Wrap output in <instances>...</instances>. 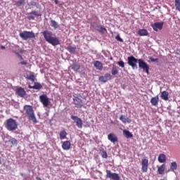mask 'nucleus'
<instances>
[{
  "label": "nucleus",
  "instance_id": "28",
  "mask_svg": "<svg viewBox=\"0 0 180 180\" xmlns=\"http://www.w3.org/2000/svg\"><path fill=\"white\" fill-rule=\"evenodd\" d=\"M111 74L112 75H117V74H119V70H117V68L116 66H112V68L111 70Z\"/></svg>",
  "mask_w": 180,
  "mask_h": 180
},
{
  "label": "nucleus",
  "instance_id": "26",
  "mask_svg": "<svg viewBox=\"0 0 180 180\" xmlns=\"http://www.w3.org/2000/svg\"><path fill=\"white\" fill-rule=\"evenodd\" d=\"M165 171V165H162L160 167H158V172L160 174V175H162Z\"/></svg>",
  "mask_w": 180,
  "mask_h": 180
},
{
  "label": "nucleus",
  "instance_id": "7",
  "mask_svg": "<svg viewBox=\"0 0 180 180\" xmlns=\"http://www.w3.org/2000/svg\"><path fill=\"white\" fill-rule=\"evenodd\" d=\"M127 60V64L129 65V66L131 67L133 70H137V68H139L137 67V63H139V59L136 58L133 56H131L128 57Z\"/></svg>",
  "mask_w": 180,
  "mask_h": 180
},
{
  "label": "nucleus",
  "instance_id": "9",
  "mask_svg": "<svg viewBox=\"0 0 180 180\" xmlns=\"http://www.w3.org/2000/svg\"><path fill=\"white\" fill-rule=\"evenodd\" d=\"M39 100L44 108H47V106L50 105V100L49 99V97H47V95L46 94L41 95L39 96Z\"/></svg>",
  "mask_w": 180,
  "mask_h": 180
},
{
  "label": "nucleus",
  "instance_id": "22",
  "mask_svg": "<svg viewBox=\"0 0 180 180\" xmlns=\"http://www.w3.org/2000/svg\"><path fill=\"white\" fill-rule=\"evenodd\" d=\"M139 36H148V31L146 29H141L138 31Z\"/></svg>",
  "mask_w": 180,
  "mask_h": 180
},
{
  "label": "nucleus",
  "instance_id": "4",
  "mask_svg": "<svg viewBox=\"0 0 180 180\" xmlns=\"http://www.w3.org/2000/svg\"><path fill=\"white\" fill-rule=\"evenodd\" d=\"M82 96L79 94H74L73 95V103L75 108H81L84 106V102L82 101Z\"/></svg>",
  "mask_w": 180,
  "mask_h": 180
},
{
  "label": "nucleus",
  "instance_id": "44",
  "mask_svg": "<svg viewBox=\"0 0 180 180\" xmlns=\"http://www.w3.org/2000/svg\"><path fill=\"white\" fill-rule=\"evenodd\" d=\"M27 19L29 20H34V16H33V15L27 16Z\"/></svg>",
  "mask_w": 180,
  "mask_h": 180
},
{
  "label": "nucleus",
  "instance_id": "2",
  "mask_svg": "<svg viewBox=\"0 0 180 180\" xmlns=\"http://www.w3.org/2000/svg\"><path fill=\"white\" fill-rule=\"evenodd\" d=\"M23 110L27 116L28 120H31L33 123H37V118H36L33 106L30 105H25L23 106Z\"/></svg>",
  "mask_w": 180,
  "mask_h": 180
},
{
  "label": "nucleus",
  "instance_id": "31",
  "mask_svg": "<svg viewBox=\"0 0 180 180\" xmlns=\"http://www.w3.org/2000/svg\"><path fill=\"white\" fill-rule=\"evenodd\" d=\"M176 10L180 12V0H174Z\"/></svg>",
  "mask_w": 180,
  "mask_h": 180
},
{
  "label": "nucleus",
  "instance_id": "35",
  "mask_svg": "<svg viewBox=\"0 0 180 180\" xmlns=\"http://www.w3.org/2000/svg\"><path fill=\"white\" fill-rule=\"evenodd\" d=\"M25 4V0H19L18 1H16L15 4V6H22Z\"/></svg>",
  "mask_w": 180,
  "mask_h": 180
},
{
  "label": "nucleus",
  "instance_id": "37",
  "mask_svg": "<svg viewBox=\"0 0 180 180\" xmlns=\"http://www.w3.org/2000/svg\"><path fill=\"white\" fill-rule=\"evenodd\" d=\"M104 77H105V79H107V81H110V79H112V75H110V73H105Z\"/></svg>",
  "mask_w": 180,
  "mask_h": 180
},
{
  "label": "nucleus",
  "instance_id": "42",
  "mask_svg": "<svg viewBox=\"0 0 180 180\" xmlns=\"http://www.w3.org/2000/svg\"><path fill=\"white\" fill-rule=\"evenodd\" d=\"M115 39L117 41H120L121 43H123V39L120 37V35H117L115 37Z\"/></svg>",
  "mask_w": 180,
  "mask_h": 180
},
{
  "label": "nucleus",
  "instance_id": "27",
  "mask_svg": "<svg viewBox=\"0 0 180 180\" xmlns=\"http://www.w3.org/2000/svg\"><path fill=\"white\" fill-rule=\"evenodd\" d=\"M59 136L60 140H64V139H67V131H65V130L60 131Z\"/></svg>",
  "mask_w": 180,
  "mask_h": 180
},
{
  "label": "nucleus",
  "instance_id": "25",
  "mask_svg": "<svg viewBox=\"0 0 180 180\" xmlns=\"http://www.w3.org/2000/svg\"><path fill=\"white\" fill-rule=\"evenodd\" d=\"M27 79L32 81V82H34V79H36V77L34 76V73L31 72L30 75H27Z\"/></svg>",
  "mask_w": 180,
  "mask_h": 180
},
{
  "label": "nucleus",
  "instance_id": "10",
  "mask_svg": "<svg viewBox=\"0 0 180 180\" xmlns=\"http://www.w3.org/2000/svg\"><path fill=\"white\" fill-rule=\"evenodd\" d=\"M71 119L75 121V122L76 123V126L77 127H78V129H82L83 123L82 120L81 118L75 115H72Z\"/></svg>",
  "mask_w": 180,
  "mask_h": 180
},
{
  "label": "nucleus",
  "instance_id": "11",
  "mask_svg": "<svg viewBox=\"0 0 180 180\" xmlns=\"http://www.w3.org/2000/svg\"><path fill=\"white\" fill-rule=\"evenodd\" d=\"M153 30L155 32H158V30H162L164 27V22H157L151 25Z\"/></svg>",
  "mask_w": 180,
  "mask_h": 180
},
{
  "label": "nucleus",
  "instance_id": "50",
  "mask_svg": "<svg viewBox=\"0 0 180 180\" xmlns=\"http://www.w3.org/2000/svg\"><path fill=\"white\" fill-rule=\"evenodd\" d=\"M20 176H23V173H20Z\"/></svg>",
  "mask_w": 180,
  "mask_h": 180
},
{
  "label": "nucleus",
  "instance_id": "39",
  "mask_svg": "<svg viewBox=\"0 0 180 180\" xmlns=\"http://www.w3.org/2000/svg\"><path fill=\"white\" fill-rule=\"evenodd\" d=\"M30 15H34V16H41V14L37 13V11H32L31 13H30Z\"/></svg>",
  "mask_w": 180,
  "mask_h": 180
},
{
  "label": "nucleus",
  "instance_id": "15",
  "mask_svg": "<svg viewBox=\"0 0 180 180\" xmlns=\"http://www.w3.org/2000/svg\"><path fill=\"white\" fill-rule=\"evenodd\" d=\"M34 84L33 86L28 84V88H30V89H38L40 90L41 89V88H43V85H41V84L39 83V82H34Z\"/></svg>",
  "mask_w": 180,
  "mask_h": 180
},
{
  "label": "nucleus",
  "instance_id": "32",
  "mask_svg": "<svg viewBox=\"0 0 180 180\" xmlns=\"http://www.w3.org/2000/svg\"><path fill=\"white\" fill-rule=\"evenodd\" d=\"M79 68H81V65H79L77 63H73L72 65V70H73V71H78V70H79Z\"/></svg>",
  "mask_w": 180,
  "mask_h": 180
},
{
  "label": "nucleus",
  "instance_id": "45",
  "mask_svg": "<svg viewBox=\"0 0 180 180\" xmlns=\"http://www.w3.org/2000/svg\"><path fill=\"white\" fill-rule=\"evenodd\" d=\"M18 64H20L21 65H27V62L26 61H22L20 62V63Z\"/></svg>",
  "mask_w": 180,
  "mask_h": 180
},
{
  "label": "nucleus",
  "instance_id": "34",
  "mask_svg": "<svg viewBox=\"0 0 180 180\" xmlns=\"http://www.w3.org/2000/svg\"><path fill=\"white\" fill-rule=\"evenodd\" d=\"M100 155L102 157V158H108V153H106V150L103 149L101 150Z\"/></svg>",
  "mask_w": 180,
  "mask_h": 180
},
{
  "label": "nucleus",
  "instance_id": "19",
  "mask_svg": "<svg viewBox=\"0 0 180 180\" xmlns=\"http://www.w3.org/2000/svg\"><path fill=\"white\" fill-rule=\"evenodd\" d=\"M158 100L159 97L158 96H156L155 97H152L150 99V103L153 106H158Z\"/></svg>",
  "mask_w": 180,
  "mask_h": 180
},
{
  "label": "nucleus",
  "instance_id": "51",
  "mask_svg": "<svg viewBox=\"0 0 180 180\" xmlns=\"http://www.w3.org/2000/svg\"><path fill=\"white\" fill-rule=\"evenodd\" d=\"M110 60H113V58H110Z\"/></svg>",
  "mask_w": 180,
  "mask_h": 180
},
{
  "label": "nucleus",
  "instance_id": "20",
  "mask_svg": "<svg viewBox=\"0 0 180 180\" xmlns=\"http://www.w3.org/2000/svg\"><path fill=\"white\" fill-rule=\"evenodd\" d=\"M68 51L70 53V54H75L77 51V47L72 46L71 45L68 46L67 49Z\"/></svg>",
  "mask_w": 180,
  "mask_h": 180
},
{
  "label": "nucleus",
  "instance_id": "30",
  "mask_svg": "<svg viewBox=\"0 0 180 180\" xmlns=\"http://www.w3.org/2000/svg\"><path fill=\"white\" fill-rule=\"evenodd\" d=\"M51 25L52 27H54V29H58V27H60L58 23H57L54 20H51Z\"/></svg>",
  "mask_w": 180,
  "mask_h": 180
},
{
  "label": "nucleus",
  "instance_id": "13",
  "mask_svg": "<svg viewBox=\"0 0 180 180\" xmlns=\"http://www.w3.org/2000/svg\"><path fill=\"white\" fill-rule=\"evenodd\" d=\"M141 169H142V172H147V171H148V159H142Z\"/></svg>",
  "mask_w": 180,
  "mask_h": 180
},
{
  "label": "nucleus",
  "instance_id": "41",
  "mask_svg": "<svg viewBox=\"0 0 180 180\" xmlns=\"http://www.w3.org/2000/svg\"><path fill=\"white\" fill-rule=\"evenodd\" d=\"M149 60L151 61V63H158L159 61L158 58H154L153 57H149Z\"/></svg>",
  "mask_w": 180,
  "mask_h": 180
},
{
  "label": "nucleus",
  "instance_id": "6",
  "mask_svg": "<svg viewBox=\"0 0 180 180\" xmlns=\"http://www.w3.org/2000/svg\"><path fill=\"white\" fill-rule=\"evenodd\" d=\"M139 68L143 70L146 74H150V66L143 59H139Z\"/></svg>",
  "mask_w": 180,
  "mask_h": 180
},
{
  "label": "nucleus",
  "instance_id": "18",
  "mask_svg": "<svg viewBox=\"0 0 180 180\" xmlns=\"http://www.w3.org/2000/svg\"><path fill=\"white\" fill-rule=\"evenodd\" d=\"M120 120H121V122H122V123H131V120L127 117H126V115H122L120 117Z\"/></svg>",
  "mask_w": 180,
  "mask_h": 180
},
{
  "label": "nucleus",
  "instance_id": "43",
  "mask_svg": "<svg viewBox=\"0 0 180 180\" xmlns=\"http://www.w3.org/2000/svg\"><path fill=\"white\" fill-rule=\"evenodd\" d=\"M14 53L15 54H16V56H18V58H20V60H23V57L20 55L19 52L14 51Z\"/></svg>",
  "mask_w": 180,
  "mask_h": 180
},
{
  "label": "nucleus",
  "instance_id": "29",
  "mask_svg": "<svg viewBox=\"0 0 180 180\" xmlns=\"http://www.w3.org/2000/svg\"><path fill=\"white\" fill-rule=\"evenodd\" d=\"M178 168V165L176 164V162H172L171 163L170 169L171 171H175Z\"/></svg>",
  "mask_w": 180,
  "mask_h": 180
},
{
  "label": "nucleus",
  "instance_id": "1",
  "mask_svg": "<svg viewBox=\"0 0 180 180\" xmlns=\"http://www.w3.org/2000/svg\"><path fill=\"white\" fill-rule=\"evenodd\" d=\"M44 39L47 43L52 46H58L60 44V39L56 35L53 34L51 31L45 30L42 32Z\"/></svg>",
  "mask_w": 180,
  "mask_h": 180
},
{
  "label": "nucleus",
  "instance_id": "23",
  "mask_svg": "<svg viewBox=\"0 0 180 180\" xmlns=\"http://www.w3.org/2000/svg\"><path fill=\"white\" fill-rule=\"evenodd\" d=\"M168 95H169V93H168V91H164L161 93V98L162 99H163V101H168L169 98H168Z\"/></svg>",
  "mask_w": 180,
  "mask_h": 180
},
{
  "label": "nucleus",
  "instance_id": "8",
  "mask_svg": "<svg viewBox=\"0 0 180 180\" xmlns=\"http://www.w3.org/2000/svg\"><path fill=\"white\" fill-rule=\"evenodd\" d=\"M106 178H109L110 180H120V176L117 173H112V171L106 170Z\"/></svg>",
  "mask_w": 180,
  "mask_h": 180
},
{
  "label": "nucleus",
  "instance_id": "12",
  "mask_svg": "<svg viewBox=\"0 0 180 180\" xmlns=\"http://www.w3.org/2000/svg\"><path fill=\"white\" fill-rule=\"evenodd\" d=\"M108 139L109 141L111 143H113V144H116V143H118L119 139H117V136L114 133H110L108 135Z\"/></svg>",
  "mask_w": 180,
  "mask_h": 180
},
{
  "label": "nucleus",
  "instance_id": "17",
  "mask_svg": "<svg viewBox=\"0 0 180 180\" xmlns=\"http://www.w3.org/2000/svg\"><path fill=\"white\" fill-rule=\"evenodd\" d=\"M63 150H65L66 151L71 148V142L70 141H65L62 144Z\"/></svg>",
  "mask_w": 180,
  "mask_h": 180
},
{
  "label": "nucleus",
  "instance_id": "3",
  "mask_svg": "<svg viewBox=\"0 0 180 180\" xmlns=\"http://www.w3.org/2000/svg\"><path fill=\"white\" fill-rule=\"evenodd\" d=\"M4 126L8 131H15L18 129V122L13 118H9L6 121Z\"/></svg>",
  "mask_w": 180,
  "mask_h": 180
},
{
  "label": "nucleus",
  "instance_id": "24",
  "mask_svg": "<svg viewBox=\"0 0 180 180\" xmlns=\"http://www.w3.org/2000/svg\"><path fill=\"white\" fill-rule=\"evenodd\" d=\"M123 134H124V136H125V137L127 139H130V138L133 137V134H131V132H130V131H129V130L124 129Z\"/></svg>",
  "mask_w": 180,
  "mask_h": 180
},
{
  "label": "nucleus",
  "instance_id": "33",
  "mask_svg": "<svg viewBox=\"0 0 180 180\" xmlns=\"http://www.w3.org/2000/svg\"><path fill=\"white\" fill-rule=\"evenodd\" d=\"M8 142L12 144L11 147L13 146H18V140H16V139H15V138H12L11 139H9Z\"/></svg>",
  "mask_w": 180,
  "mask_h": 180
},
{
  "label": "nucleus",
  "instance_id": "36",
  "mask_svg": "<svg viewBox=\"0 0 180 180\" xmlns=\"http://www.w3.org/2000/svg\"><path fill=\"white\" fill-rule=\"evenodd\" d=\"M98 81H100V82H103V84L108 82V80L106 79L105 76H100L98 78Z\"/></svg>",
  "mask_w": 180,
  "mask_h": 180
},
{
  "label": "nucleus",
  "instance_id": "49",
  "mask_svg": "<svg viewBox=\"0 0 180 180\" xmlns=\"http://www.w3.org/2000/svg\"><path fill=\"white\" fill-rule=\"evenodd\" d=\"M36 179H37V180H41V179L40 177H38V176L36 177Z\"/></svg>",
  "mask_w": 180,
  "mask_h": 180
},
{
  "label": "nucleus",
  "instance_id": "47",
  "mask_svg": "<svg viewBox=\"0 0 180 180\" xmlns=\"http://www.w3.org/2000/svg\"><path fill=\"white\" fill-rule=\"evenodd\" d=\"M55 4H56V5H58V0H55Z\"/></svg>",
  "mask_w": 180,
  "mask_h": 180
},
{
  "label": "nucleus",
  "instance_id": "48",
  "mask_svg": "<svg viewBox=\"0 0 180 180\" xmlns=\"http://www.w3.org/2000/svg\"><path fill=\"white\" fill-rule=\"evenodd\" d=\"M1 49L2 50H5V46H1Z\"/></svg>",
  "mask_w": 180,
  "mask_h": 180
},
{
  "label": "nucleus",
  "instance_id": "46",
  "mask_svg": "<svg viewBox=\"0 0 180 180\" xmlns=\"http://www.w3.org/2000/svg\"><path fill=\"white\" fill-rule=\"evenodd\" d=\"M30 5H32V6H36V5H37V3L36 1H31Z\"/></svg>",
  "mask_w": 180,
  "mask_h": 180
},
{
  "label": "nucleus",
  "instance_id": "16",
  "mask_svg": "<svg viewBox=\"0 0 180 180\" xmlns=\"http://www.w3.org/2000/svg\"><path fill=\"white\" fill-rule=\"evenodd\" d=\"M94 65L95 68H96L99 71H102L103 70V65L99 60L94 61Z\"/></svg>",
  "mask_w": 180,
  "mask_h": 180
},
{
  "label": "nucleus",
  "instance_id": "5",
  "mask_svg": "<svg viewBox=\"0 0 180 180\" xmlns=\"http://www.w3.org/2000/svg\"><path fill=\"white\" fill-rule=\"evenodd\" d=\"M19 35L22 40H27L28 39H34V37H36L34 32L30 31L22 32L20 33Z\"/></svg>",
  "mask_w": 180,
  "mask_h": 180
},
{
  "label": "nucleus",
  "instance_id": "40",
  "mask_svg": "<svg viewBox=\"0 0 180 180\" xmlns=\"http://www.w3.org/2000/svg\"><path fill=\"white\" fill-rule=\"evenodd\" d=\"M117 65H120L122 68H124V62L123 60L118 61L117 63Z\"/></svg>",
  "mask_w": 180,
  "mask_h": 180
},
{
  "label": "nucleus",
  "instance_id": "38",
  "mask_svg": "<svg viewBox=\"0 0 180 180\" xmlns=\"http://www.w3.org/2000/svg\"><path fill=\"white\" fill-rule=\"evenodd\" d=\"M99 27V29L97 30H98V32H99L100 33H105V32H106V28H105V27H102V26H100V27Z\"/></svg>",
  "mask_w": 180,
  "mask_h": 180
},
{
  "label": "nucleus",
  "instance_id": "14",
  "mask_svg": "<svg viewBox=\"0 0 180 180\" xmlns=\"http://www.w3.org/2000/svg\"><path fill=\"white\" fill-rule=\"evenodd\" d=\"M15 94L18 95V96H20V98H23L26 96V91H25V89L22 87H18L15 90Z\"/></svg>",
  "mask_w": 180,
  "mask_h": 180
},
{
  "label": "nucleus",
  "instance_id": "21",
  "mask_svg": "<svg viewBox=\"0 0 180 180\" xmlns=\"http://www.w3.org/2000/svg\"><path fill=\"white\" fill-rule=\"evenodd\" d=\"M158 161L161 164L167 161V156L165 154H160L158 156Z\"/></svg>",
  "mask_w": 180,
  "mask_h": 180
}]
</instances>
